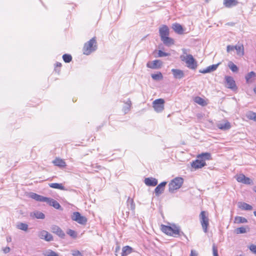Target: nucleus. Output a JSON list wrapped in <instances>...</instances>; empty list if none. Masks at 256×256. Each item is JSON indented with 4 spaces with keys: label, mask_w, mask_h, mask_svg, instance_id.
<instances>
[{
    "label": "nucleus",
    "mask_w": 256,
    "mask_h": 256,
    "mask_svg": "<svg viewBox=\"0 0 256 256\" xmlns=\"http://www.w3.org/2000/svg\"><path fill=\"white\" fill-rule=\"evenodd\" d=\"M161 226L162 232L167 235L174 237H178L182 234H184V233L180 231V227L175 224H172V226L162 224Z\"/></svg>",
    "instance_id": "obj_1"
},
{
    "label": "nucleus",
    "mask_w": 256,
    "mask_h": 256,
    "mask_svg": "<svg viewBox=\"0 0 256 256\" xmlns=\"http://www.w3.org/2000/svg\"><path fill=\"white\" fill-rule=\"evenodd\" d=\"M184 54L180 56V58L182 61L184 62L187 67L188 68L195 70L197 67L196 62L192 54H188V50L184 48L182 50Z\"/></svg>",
    "instance_id": "obj_2"
},
{
    "label": "nucleus",
    "mask_w": 256,
    "mask_h": 256,
    "mask_svg": "<svg viewBox=\"0 0 256 256\" xmlns=\"http://www.w3.org/2000/svg\"><path fill=\"white\" fill-rule=\"evenodd\" d=\"M97 48L96 38H92L89 41L86 42L83 48V53L86 55H89L92 52L95 51Z\"/></svg>",
    "instance_id": "obj_3"
},
{
    "label": "nucleus",
    "mask_w": 256,
    "mask_h": 256,
    "mask_svg": "<svg viewBox=\"0 0 256 256\" xmlns=\"http://www.w3.org/2000/svg\"><path fill=\"white\" fill-rule=\"evenodd\" d=\"M184 180L182 178H176L172 180L168 184L170 192L173 193L175 190L179 189L182 186Z\"/></svg>",
    "instance_id": "obj_4"
},
{
    "label": "nucleus",
    "mask_w": 256,
    "mask_h": 256,
    "mask_svg": "<svg viewBox=\"0 0 256 256\" xmlns=\"http://www.w3.org/2000/svg\"><path fill=\"white\" fill-rule=\"evenodd\" d=\"M200 220L204 231V232H206L208 231V227L209 224L208 213L206 211L201 212L200 214Z\"/></svg>",
    "instance_id": "obj_5"
},
{
    "label": "nucleus",
    "mask_w": 256,
    "mask_h": 256,
    "mask_svg": "<svg viewBox=\"0 0 256 256\" xmlns=\"http://www.w3.org/2000/svg\"><path fill=\"white\" fill-rule=\"evenodd\" d=\"M72 220L78 223L84 225L87 222V218L80 214L79 212H74L71 216Z\"/></svg>",
    "instance_id": "obj_6"
},
{
    "label": "nucleus",
    "mask_w": 256,
    "mask_h": 256,
    "mask_svg": "<svg viewBox=\"0 0 256 256\" xmlns=\"http://www.w3.org/2000/svg\"><path fill=\"white\" fill-rule=\"evenodd\" d=\"M164 100L162 98L156 99L153 102V108L158 112H161L164 109Z\"/></svg>",
    "instance_id": "obj_7"
},
{
    "label": "nucleus",
    "mask_w": 256,
    "mask_h": 256,
    "mask_svg": "<svg viewBox=\"0 0 256 256\" xmlns=\"http://www.w3.org/2000/svg\"><path fill=\"white\" fill-rule=\"evenodd\" d=\"M226 82V87L233 90L237 89L235 81L232 76H226L225 77Z\"/></svg>",
    "instance_id": "obj_8"
},
{
    "label": "nucleus",
    "mask_w": 256,
    "mask_h": 256,
    "mask_svg": "<svg viewBox=\"0 0 256 256\" xmlns=\"http://www.w3.org/2000/svg\"><path fill=\"white\" fill-rule=\"evenodd\" d=\"M38 237L41 239H44L47 242H50L53 240L52 235L46 230H42L38 234Z\"/></svg>",
    "instance_id": "obj_9"
},
{
    "label": "nucleus",
    "mask_w": 256,
    "mask_h": 256,
    "mask_svg": "<svg viewBox=\"0 0 256 256\" xmlns=\"http://www.w3.org/2000/svg\"><path fill=\"white\" fill-rule=\"evenodd\" d=\"M51 230L53 233L56 234L61 238H64L65 236L64 232L57 226H52L51 228Z\"/></svg>",
    "instance_id": "obj_10"
},
{
    "label": "nucleus",
    "mask_w": 256,
    "mask_h": 256,
    "mask_svg": "<svg viewBox=\"0 0 256 256\" xmlns=\"http://www.w3.org/2000/svg\"><path fill=\"white\" fill-rule=\"evenodd\" d=\"M159 33L160 38L168 36L170 31L168 26L164 24L162 26L159 28Z\"/></svg>",
    "instance_id": "obj_11"
},
{
    "label": "nucleus",
    "mask_w": 256,
    "mask_h": 256,
    "mask_svg": "<svg viewBox=\"0 0 256 256\" xmlns=\"http://www.w3.org/2000/svg\"><path fill=\"white\" fill-rule=\"evenodd\" d=\"M29 196L30 198L34 199L38 202H46L47 200V197L38 195L34 192L30 193Z\"/></svg>",
    "instance_id": "obj_12"
},
{
    "label": "nucleus",
    "mask_w": 256,
    "mask_h": 256,
    "mask_svg": "<svg viewBox=\"0 0 256 256\" xmlns=\"http://www.w3.org/2000/svg\"><path fill=\"white\" fill-rule=\"evenodd\" d=\"M206 165V162L203 160L198 158L193 162L192 164V166L196 169L202 168Z\"/></svg>",
    "instance_id": "obj_13"
},
{
    "label": "nucleus",
    "mask_w": 256,
    "mask_h": 256,
    "mask_svg": "<svg viewBox=\"0 0 256 256\" xmlns=\"http://www.w3.org/2000/svg\"><path fill=\"white\" fill-rule=\"evenodd\" d=\"M166 184V182H163L159 184L155 188L154 192L156 196H160L162 194L164 189V187Z\"/></svg>",
    "instance_id": "obj_14"
},
{
    "label": "nucleus",
    "mask_w": 256,
    "mask_h": 256,
    "mask_svg": "<svg viewBox=\"0 0 256 256\" xmlns=\"http://www.w3.org/2000/svg\"><path fill=\"white\" fill-rule=\"evenodd\" d=\"M146 66L147 67L152 69L158 68L161 66V62L160 60H155L152 62H149L147 63Z\"/></svg>",
    "instance_id": "obj_15"
},
{
    "label": "nucleus",
    "mask_w": 256,
    "mask_h": 256,
    "mask_svg": "<svg viewBox=\"0 0 256 256\" xmlns=\"http://www.w3.org/2000/svg\"><path fill=\"white\" fill-rule=\"evenodd\" d=\"M256 77V74L254 72H248L245 78L247 84H251L254 82Z\"/></svg>",
    "instance_id": "obj_16"
},
{
    "label": "nucleus",
    "mask_w": 256,
    "mask_h": 256,
    "mask_svg": "<svg viewBox=\"0 0 256 256\" xmlns=\"http://www.w3.org/2000/svg\"><path fill=\"white\" fill-rule=\"evenodd\" d=\"M219 64H212L208 66L206 68L200 70V72L202 74L209 73L212 72H214L216 70L218 67Z\"/></svg>",
    "instance_id": "obj_17"
},
{
    "label": "nucleus",
    "mask_w": 256,
    "mask_h": 256,
    "mask_svg": "<svg viewBox=\"0 0 256 256\" xmlns=\"http://www.w3.org/2000/svg\"><path fill=\"white\" fill-rule=\"evenodd\" d=\"M172 72L175 78L180 79L184 76V73L182 70L179 69H172Z\"/></svg>",
    "instance_id": "obj_18"
},
{
    "label": "nucleus",
    "mask_w": 256,
    "mask_h": 256,
    "mask_svg": "<svg viewBox=\"0 0 256 256\" xmlns=\"http://www.w3.org/2000/svg\"><path fill=\"white\" fill-rule=\"evenodd\" d=\"M46 202L50 206H52L56 209H60L61 207L59 203L52 198H47V200Z\"/></svg>",
    "instance_id": "obj_19"
},
{
    "label": "nucleus",
    "mask_w": 256,
    "mask_h": 256,
    "mask_svg": "<svg viewBox=\"0 0 256 256\" xmlns=\"http://www.w3.org/2000/svg\"><path fill=\"white\" fill-rule=\"evenodd\" d=\"M144 183L148 186H154L157 185L158 180L153 178H146L144 180Z\"/></svg>",
    "instance_id": "obj_20"
},
{
    "label": "nucleus",
    "mask_w": 256,
    "mask_h": 256,
    "mask_svg": "<svg viewBox=\"0 0 256 256\" xmlns=\"http://www.w3.org/2000/svg\"><path fill=\"white\" fill-rule=\"evenodd\" d=\"M217 126L220 130H229L231 127V125L228 122L224 121V122H222L218 124Z\"/></svg>",
    "instance_id": "obj_21"
},
{
    "label": "nucleus",
    "mask_w": 256,
    "mask_h": 256,
    "mask_svg": "<svg viewBox=\"0 0 256 256\" xmlns=\"http://www.w3.org/2000/svg\"><path fill=\"white\" fill-rule=\"evenodd\" d=\"M172 28L178 34H182L184 33V30L182 26L178 23L174 24L172 25Z\"/></svg>",
    "instance_id": "obj_22"
},
{
    "label": "nucleus",
    "mask_w": 256,
    "mask_h": 256,
    "mask_svg": "<svg viewBox=\"0 0 256 256\" xmlns=\"http://www.w3.org/2000/svg\"><path fill=\"white\" fill-rule=\"evenodd\" d=\"M238 4L237 0H224V5L226 8H232L236 6Z\"/></svg>",
    "instance_id": "obj_23"
},
{
    "label": "nucleus",
    "mask_w": 256,
    "mask_h": 256,
    "mask_svg": "<svg viewBox=\"0 0 256 256\" xmlns=\"http://www.w3.org/2000/svg\"><path fill=\"white\" fill-rule=\"evenodd\" d=\"M52 163L56 166L60 168H64L66 166L65 162L60 158H56L52 161Z\"/></svg>",
    "instance_id": "obj_24"
},
{
    "label": "nucleus",
    "mask_w": 256,
    "mask_h": 256,
    "mask_svg": "<svg viewBox=\"0 0 256 256\" xmlns=\"http://www.w3.org/2000/svg\"><path fill=\"white\" fill-rule=\"evenodd\" d=\"M238 206L242 210H250L252 209V206L244 202H239L238 203Z\"/></svg>",
    "instance_id": "obj_25"
},
{
    "label": "nucleus",
    "mask_w": 256,
    "mask_h": 256,
    "mask_svg": "<svg viewBox=\"0 0 256 256\" xmlns=\"http://www.w3.org/2000/svg\"><path fill=\"white\" fill-rule=\"evenodd\" d=\"M235 50H236L237 54L239 56H243L244 54V47L242 44H238L234 46Z\"/></svg>",
    "instance_id": "obj_26"
},
{
    "label": "nucleus",
    "mask_w": 256,
    "mask_h": 256,
    "mask_svg": "<svg viewBox=\"0 0 256 256\" xmlns=\"http://www.w3.org/2000/svg\"><path fill=\"white\" fill-rule=\"evenodd\" d=\"M161 40L162 41L164 44L166 46H170L174 44V41L172 38L166 36L161 38Z\"/></svg>",
    "instance_id": "obj_27"
},
{
    "label": "nucleus",
    "mask_w": 256,
    "mask_h": 256,
    "mask_svg": "<svg viewBox=\"0 0 256 256\" xmlns=\"http://www.w3.org/2000/svg\"><path fill=\"white\" fill-rule=\"evenodd\" d=\"M30 216L36 218L38 219H44V214L39 211H35L31 212L30 214Z\"/></svg>",
    "instance_id": "obj_28"
},
{
    "label": "nucleus",
    "mask_w": 256,
    "mask_h": 256,
    "mask_svg": "<svg viewBox=\"0 0 256 256\" xmlns=\"http://www.w3.org/2000/svg\"><path fill=\"white\" fill-rule=\"evenodd\" d=\"M48 186L50 187L56 188V189H60L63 190H66V189L62 186V184H58V183H51L49 184Z\"/></svg>",
    "instance_id": "obj_29"
},
{
    "label": "nucleus",
    "mask_w": 256,
    "mask_h": 256,
    "mask_svg": "<svg viewBox=\"0 0 256 256\" xmlns=\"http://www.w3.org/2000/svg\"><path fill=\"white\" fill-rule=\"evenodd\" d=\"M247 222V219L244 217L236 216L234 218V223L235 224H245Z\"/></svg>",
    "instance_id": "obj_30"
},
{
    "label": "nucleus",
    "mask_w": 256,
    "mask_h": 256,
    "mask_svg": "<svg viewBox=\"0 0 256 256\" xmlns=\"http://www.w3.org/2000/svg\"><path fill=\"white\" fill-rule=\"evenodd\" d=\"M132 248L129 246L123 247L122 250V256H126L132 252Z\"/></svg>",
    "instance_id": "obj_31"
},
{
    "label": "nucleus",
    "mask_w": 256,
    "mask_h": 256,
    "mask_svg": "<svg viewBox=\"0 0 256 256\" xmlns=\"http://www.w3.org/2000/svg\"><path fill=\"white\" fill-rule=\"evenodd\" d=\"M246 116L248 118L254 120L256 122V113L252 111H249L246 114Z\"/></svg>",
    "instance_id": "obj_32"
},
{
    "label": "nucleus",
    "mask_w": 256,
    "mask_h": 256,
    "mask_svg": "<svg viewBox=\"0 0 256 256\" xmlns=\"http://www.w3.org/2000/svg\"><path fill=\"white\" fill-rule=\"evenodd\" d=\"M194 101L195 102L202 106H204L206 104V103L205 102V100L200 96H196L194 99Z\"/></svg>",
    "instance_id": "obj_33"
},
{
    "label": "nucleus",
    "mask_w": 256,
    "mask_h": 256,
    "mask_svg": "<svg viewBox=\"0 0 256 256\" xmlns=\"http://www.w3.org/2000/svg\"><path fill=\"white\" fill-rule=\"evenodd\" d=\"M198 158L200 160H203L205 162V160H208L210 159V154L208 152L202 153V154L198 155Z\"/></svg>",
    "instance_id": "obj_34"
},
{
    "label": "nucleus",
    "mask_w": 256,
    "mask_h": 256,
    "mask_svg": "<svg viewBox=\"0 0 256 256\" xmlns=\"http://www.w3.org/2000/svg\"><path fill=\"white\" fill-rule=\"evenodd\" d=\"M131 104V101L130 100H128L125 103V106L123 108V111L125 114H126L130 110Z\"/></svg>",
    "instance_id": "obj_35"
},
{
    "label": "nucleus",
    "mask_w": 256,
    "mask_h": 256,
    "mask_svg": "<svg viewBox=\"0 0 256 256\" xmlns=\"http://www.w3.org/2000/svg\"><path fill=\"white\" fill-rule=\"evenodd\" d=\"M152 78L155 80H162L163 76L160 72L152 74Z\"/></svg>",
    "instance_id": "obj_36"
},
{
    "label": "nucleus",
    "mask_w": 256,
    "mask_h": 256,
    "mask_svg": "<svg viewBox=\"0 0 256 256\" xmlns=\"http://www.w3.org/2000/svg\"><path fill=\"white\" fill-rule=\"evenodd\" d=\"M16 228L20 230L26 231L28 229V225L24 223L20 222L18 224Z\"/></svg>",
    "instance_id": "obj_37"
},
{
    "label": "nucleus",
    "mask_w": 256,
    "mask_h": 256,
    "mask_svg": "<svg viewBox=\"0 0 256 256\" xmlns=\"http://www.w3.org/2000/svg\"><path fill=\"white\" fill-rule=\"evenodd\" d=\"M44 256H59L57 253L50 250L44 251Z\"/></svg>",
    "instance_id": "obj_38"
},
{
    "label": "nucleus",
    "mask_w": 256,
    "mask_h": 256,
    "mask_svg": "<svg viewBox=\"0 0 256 256\" xmlns=\"http://www.w3.org/2000/svg\"><path fill=\"white\" fill-rule=\"evenodd\" d=\"M228 66L232 72H238V66L236 64H234L232 62H230L228 64Z\"/></svg>",
    "instance_id": "obj_39"
},
{
    "label": "nucleus",
    "mask_w": 256,
    "mask_h": 256,
    "mask_svg": "<svg viewBox=\"0 0 256 256\" xmlns=\"http://www.w3.org/2000/svg\"><path fill=\"white\" fill-rule=\"evenodd\" d=\"M62 58L66 62H70L72 60V57L70 54H64L62 56Z\"/></svg>",
    "instance_id": "obj_40"
},
{
    "label": "nucleus",
    "mask_w": 256,
    "mask_h": 256,
    "mask_svg": "<svg viewBox=\"0 0 256 256\" xmlns=\"http://www.w3.org/2000/svg\"><path fill=\"white\" fill-rule=\"evenodd\" d=\"M246 232V229L244 227L238 228L236 230V232L237 234H244Z\"/></svg>",
    "instance_id": "obj_41"
},
{
    "label": "nucleus",
    "mask_w": 256,
    "mask_h": 256,
    "mask_svg": "<svg viewBox=\"0 0 256 256\" xmlns=\"http://www.w3.org/2000/svg\"><path fill=\"white\" fill-rule=\"evenodd\" d=\"M245 176L243 174H240L236 176V180L240 182L243 183L245 178Z\"/></svg>",
    "instance_id": "obj_42"
},
{
    "label": "nucleus",
    "mask_w": 256,
    "mask_h": 256,
    "mask_svg": "<svg viewBox=\"0 0 256 256\" xmlns=\"http://www.w3.org/2000/svg\"><path fill=\"white\" fill-rule=\"evenodd\" d=\"M131 202V204H130V208L132 210H134L135 209V204L134 203V200L132 198H128L127 200V202Z\"/></svg>",
    "instance_id": "obj_43"
},
{
    "label": "nucleus",
    "mask_w": 256,
    "mask_h": 256,
    "mask_svg": "<svg viewBox=\"0 0 256 256\" xmlns=\"http://www.w3.org/2000/svg\"><path fill=\"white\" fill-rule=\"evenodd\" d=\"M72 254L73 256H83L82 254L79 250H72Z\"/></svg>",
    "instance_id": "obj_44"
},
{
    "label": "nucleus",
    "mask_w": 256,
    "mask_h": 256,
    "mask_svg": "<svg viewBox=\"0 0 256 256\" xmlns=\"http://www.w3.org/2000/svg\"><path fill=\"white\" fill-rule=\"evenodd\" d=\"M170 55V54L169 53L164 52L161 50H158V57L166 56H168Z\"/></svg>",
    "instance_id": "obj_45"
},
{
    "label": "nucleus",
    "mask_w": 256,
    "mask_h": 256,
    "mask_svg": "<svg viewBox=\"0 0 256 256\" xmlns=\"http://www.w3.org/2000/svg\"><path fill=\"white\" fill-rule=\"evenodd\" d=\"M67 234L72 238H76V232L72 230H68Z\"/></svg>",
    "instance_id": "obj_46"
},
{
    "label": "nucleus",
    "mask_w": 256,
    "mask_h": 256,
    "mask_svg": "<svg viewBox=\"0 0 256 256\" xmlns=\"http://www.w3.org/2000/svg\"><path fill=\"white\" fill-rule=\"evenodd\" d=\"M243 184H252V181L249 178L245 176V178L244 180Z\"/></svg>",
    "instance_id": "obj_47"
},
{
    "label": "nucleus",
    "mask_w": 256,
    "mask_h": 256,
    "mask_svg": "<svg viewBox=\"0 0 256 256\" xmlns=\"http://www.w3.org/2000/svg\"><path fill=\"white\" fill-rule=\"evenodd\" d=\"M212 252L214 256H218L217 248L214 244L212 246Z\"/></svg>",
    "instance_id": "obj_48"
},
{
    "label": "nucleus",
    "mask_w": 256,
    "mask_h": 256,
    "mask_svg": "<svg viewBox=\"0 0 256 256\" xmlns=\"http://www.w3.org/2000/svg\"><path fill=\"white\" fill-rule=\"evenodd\" d=\"M249 248L252 252L254 254H256V245L251 244Z\"/></svg>",
    "instance_id": "obj_49"
},
{
    "label": "nucleus",
    "mask_w": 256,
    "mask_h": 256,
    "mask_svg": "<svg viewBox=\"0 0 256 256\" xmlns=\"http://www.w3.org/2000/svg\"><path fill=\"white\" fill-rule=\"evenodd\" d=\"M235 50L234 46L228 45L226 47V52H230L231 51H232Z\"/></svg>",
    "instance_id": "obj_50"
},
{
    "label": "nucleus",
    "mask_w": 256,
    "mask_h": 256,
    "mask_svg": "<svg viewBox=\"0 0 256 256\" xmlns=\"http://www.w3.org/2000/svg\"><path fill=\"white\" fill-rule=\"evenodd\" d=\"M198 254V252L195 250H192L190 254V256H197Z\"/></svg>",
    "instance_id": "obj_51"
},
{
    "label": "nucleus",
    "mask_w": 256,
    "mask_h": 256,
    "mask_svg": "<svg viewBox=\"0 0 256 256\" xmlns=\"http://www.w3.org/2000/svg\"><path fill=\"white\" fill-rule=\"evenodd\" d=\"M3 251L5 254L8 253L10 251V248L9 247H6L3 249Z\"/></svg>",
    "instance_id": "obj_52"
},
{
    "label": "nucleus",
    "mask_w": 256,
    "mask_h": 256,
    "mask_svg": "<svg viewBox=\"0 0 256 256\" xmlns=\"http://www.w3.org/2000/svg\"><path fill=\"white\" fill-rule=\"evenodd\" d=\"M62 66V64L60 62H56V66H59L60 67Z\"/></svg>",
    "instance_id": "obj_53"
},
{
    "label": "nucleus",
    "mask_w": 256,
    "mask_h": 256,
    "mask_svg": "<svg viewBox=\"0 0 256 256\" xmlns=\"http://www.w3.org/2000/svg\"><path fill=\"white\" fill-rule=\"evenodd\" d=\"M254 92L256 94V86L254 88Z\"/></svg>",
    "instance_id": "obj_54"
},
{
    "label": "nucleus",
    "mask_w": 256,
    "mask_h": 256,
    "mask_svg": "<svg viewBox=\"0 0 256 256\" xmlns=\"http://www.w3.org/2000/svg\"><path fill=\"white\" fill-rule=\"evenodd\" d=\"M254 214L255 216H256V210L254 212Z\"/></svg>",
    "instance_id": "obj_55"
},
{
    "label": "nucleus",
    "mask_w": 256,
    "mask_h": 256,
    "mask_svg": "<svg viewBox=\"0 0 256 256\" xmlns=\"http://www.w3.org/2000/svg\"><path fill=\"white\" fill-rule=\"evenodd\" d=\"M11 240V238H7V240L8 241H9V240Z\"/></svg>",
    "instance_id": "obj_56"
},
{
    "label": "nucleus",
    "mask_w": 256,
    "mask_h": 256,
    "mask_svg": "<svg viewBox=\"0 0 256 256\" xmlns=\"http://www.w3.org/2000/svg\"><path fill=\"white\" fill-rule=\"evenodd\" d=\"M131 204V202H128V205L129 206Z\"/></svg>",
    "instance_id": "obj_57"
},
{
    "label": "nucleus",
    "mask_w": 256,
    "mask_h": 256,
    "mask_svg": "<svg viewBox=\"0 0 256 256\" xmlns=\"http://www.w3.org/2000/svg\"><path fill=\"white\" fill-rule=\"evenodd\" d=\"M254 191L256 192V187L254 188Z\"/></svg>",
    "instance_id": "obj_58"
},
{
    "label": "nucleus",
    "mask_w": 256,
    "mask_h": 256,
    "mask_svg": "<svg viewBox=\"0 0 256 256\" xmlns=\"http://www.w3.org/2000/svg\"><path fill=\"white\" fill-rule=\"evenodd\" d=\"M209 0H206V2H208Z\"/></svg>",
    "instance_id": "obj_59"
}]
</instances>
